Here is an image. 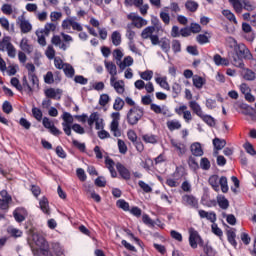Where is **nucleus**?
Returning a JSON list of instances; mask_svg holds the SVG:
<instances>
[{
    "label": "nucleus",
    "instance_id": "nucleus-1",
    "mask_svg": "<svg viewBox=\"0 0 256 256\" xmlns=\"http://www.w3.org/2000/svg\"><path fill=\"white\" fill-rule=\"evenodd\" d=\"M230 40L234 47L233 51L228 53L230 63L234 65V67L245 69V63L243 62V59H251L253 57L251 51H249V48H247L245 44H238L235 38L230 37Z\"/></svg>",
    "mask_w": 256,
    "mask_h": 256
},
{
    "label": "nucleus",
    "instance_id": "nucleus-2",
    "mask_svg": "<svg viewBox=\"0 0 256 256\" xmlns=\"http://www.w3.org/2000/svg\"><path fill=\"white\" fill-rule=\"evenodd\" d=\"M36 248L33 249L35 256H61L63 251L59 245L53 246L54 253L49 250V242L43 236H34Z\"/></svg>",
    "mask_w": 256,
    "mask_h": 256
},
{
    "label": "nucleus",
    "instance_id": "nucleus-3",
    "mask_svg": "<svg viewBox=\"0 0 256 256\" xmlns=\"http://www.w3.org/2000/svg\"><path fill=\"white\" fill-rule=\"evenodd\" d=\"M209 185H211L214 191H219V185L221 187L222 193H228L229 185L227 184V177L221 176L219 179V175H212L208 179Z\"/></svg>",
    "mask_w": 256,
    "mask_h": 256
},
{
    "label": "nucleus",
    "instance_id": "nucleus-4",
    "mask_svg": "<svg viewBox=\"0 0 256 256\" xmlns=\"http://www.w3.org/2000/svg\"><path fill=\"white\" fill-rule=\"evenodd\" d=\"M145 115V110L140 106L132 107L126 116L128 125H137Z\"/></svg>",
    "mask_w": 256,
    "mask_h": 256
},
{
    "label": "nucleus",
    "instance_id": "nucleus-5",
    "mask_svg": "<svg viewBox=\"0 0 256 256\" xmlns=\"http://www.w3.org/2000/svg\"><path fill=\"white\" fill-rule=\"evenodd\" d=\"M197 243L199 247H203V249H205V242L203 241V238H201V235H199V232L195 230V228H190L189 245L192 249H197Z\"/></svg>",
    "mask_w": 256,
    "mask_h": 256
},
{
    "label": "nucleus",
    "instance_id": "nucleus-6",
    "mask_svg": "<svg viewBox=\"0 0 256 256\" xmlns=\"http://www.w3.org/2000/svg\"><path fill=\"white\" fill-rule=\"evenodd\" d=\"M112 122L110 124V131H112L114 137H121V130H119V121L121 119V114L119 112H114L111 114Z\"/></svg>",
    "mask_w": 256,
    "mask_h": 256
},
{
    "label": "nucleus",
    "instance_id": "nucleus-7",
    "mask_svg": "<svg viewBox=\"0 0 256 256\" xmlns=\"http://www.w3.org/2000/svg\"><path fill=\"white\" fill-rule=\"evenodd\" d=\"M181 203L185 207H190V209H199V200L192 194L183 195Z\"/></svg>",
    "mask_w": 256,
    "mask_h": 256
},
{
    "label": "nucleus",
    "instance_id": "nucleus-8",
    "mask_svg": "<svg viewBox=\"0 0 256 256\" xmlns=\"http://www.w3.org/2000/svg\"><path fill=\"white\" fill-rule=\"evenodd\" d=\"M0 195L2 197V199L0 198V209L2 211H8L9 203H11V201H13V198L11 197V195H9L7 190H2L0 192Z\"/></svg>",
    "mask_w": 256,
    "mask_h": 256
},
{
    "label": "nucleus",
    "instance_id": "nucleus-9",
    "mask_svg": "<svg viewBox=\"0 0 256 256\" xmlns=\"http://www.w3.org/2000/svg\"><path fill=\"white\" fill-rule=\"evenodd\" d=\"M18 23L21 33H30L33 30V25H31L29 20H25V16L23 15L18 17Z\"/></svg>",
    "mask_w": 256,
    "mask_h": 256
},
{
    "label": "nucleus",
    "instance_id": "nucleus-10",
    "mask_svg": "<svg viewBox=\"0 0 256 256\" xmlns=\"http://www.w3.org/2000/svg\"><path fill=\"white\" fill-rule=\"evenodd\" d=\"M116 169L122 179L125 181H129V179H131V171H129L125 165L121 164V162L116 163Z\"/></svg>",
    "mask_w": 256,
    "mask_h": 256
},
{
    "label": "nucleus",
    "instance_id": "nucleus-11",
    "mask_svg": "<svg viewBox=\"0 0 256 256\" xmlns=\"http://www.w3.org/2000/svg\"><path fill=\"white\" fill-rule=\"evenodd\" d=\"M62 93L63 91L59 88L56 90L55 88H48L45 90V95L47 99H57V101L61 99V96H57V95H61Z\"/></svg>",
    "mask_w": 256,
    "mask_h": 256
},
{
    "label": "nucleus",
    "instance_id": "nucleus-12",
    "mask_svg": "<svg viewBox=\"0 0 256 256\" xmlns=\"http://www.w3.org/2000/svg\"><path fill=\"white\" fill-rule=\"evenodd\" d=\"M190 151L194 157H203V148L201 147V143L194 142L190 146Z\"/></svg>",
    "mask_w": 256,
    "mask_h": 256
},
{
    "label": "nucleus",
    "instance_id": "nucleus-13",
    "mask_svg": "<svg viewBox=\"0 0 256 256\" xmlns=\"http://www.w3.org/2000/svg\"><path fill=\"white\" fill-rule=\"evenodd\" d=\"M117 65L120 68V73H123V71H125V68L131 67V65H133V57L126 56L122 62H117Z\"/></svg>",
    "mask_w": 256,
    "mask_h": 256
},
{
    "label": "nucleus",
    "instance_id": "nucleus-14",
    "mask_svg": "<svg viewBox=\"0 0 256 256\" xmlns=\"http://www.w3.org/2000/svg\"><path fill=\"white\" fill-rule=\"evenodd\" d=\"M226 235L230 245H232V247L237 249V240H235L237 237V234L235 233V229L227 230Z\"/></svg>",
    "mask_w": 256,
    "mask_h": 256
},
{
    "label": "nucleus",
    "instance_id": "nucleus-15",
    "mask_svg": "<svg viewBox=\"0 0 256 256\" xmlns=\"http://www.w3.org/2000/svg\"><path fill=\"white\" fill-rule=\"evenodd\" d=\"M22 91H25L27 95H33V87L29 84V81L27 80V76L22 77Z\"/></svg>",
    "mask_w": 256,
    "mask_h": 256
},
{
    "label": "nucleus",
    "instance_id": "nucleus-16",
    "mask_svg": "<svg viewBox=\"0 0 256 256\" xmlns=\"http://www.w3.org/2000/svg\"><path fill=\"white\" fill-rule=\"evenodd\" d=\"M189 107L193 111V113H195V115H197L198 117H202L203 110L201 109L199 103H197L196 101H190Z\"/></svg>",
    "mask_w": 256,
    "mask_h": 256
},
{
    "label": "nucleus",
    "instance_id": "nucleus-17",
    "mask_svg": "<svg viewBox=\"0 0 256 256\" xmlns=\"http://www.w3.org/2000/svg\"><path fill=\"white\" fill-rule=\"evenodd\" d=\"M205 83H207L205 78L199 75L193 76V85L196 87V89H203V85H205Z\"/></svg>",
    "mask_w": 256,
    "mask_h": 256
},
{
    "label": "nucleus",
    "instance_id": "nucleus-18",
    "mask_svg": "<svg viewBox=\"0 0 256 256\" xmlns=\"http://www.w3.org/2000/svg\"><path fill=\"white\" fill-rule=\"evenodd\" d=\"M170 143L172 147H175L176 150L179 152V155H185L186 149H185V144L181 142H176L174 139L170 140Z\"/></svg>",
    "mask_w": 256,
    "mask_h": 256
},
{
    "label": "nucleus",
    "instance_id": "nucleus-19",
    "mask_svg": "<svg viewBox=\"0 0 256 256\" xmlns=\"http://www.w3.org/2000/svg\"><path fill=\"white\" fill-rule=\"evenodd\" d=\"M227 145V141L225 139H220V138H214L213 139V146L216 151H221Z\"/></svg>",
    "mask_w": 256,
    "mask_h": 256
},
{
    "label": "nucleus",
    "instance_id": "nucleus-20",
    "mask_svg": "<svg viewBox=\"0 0 256 256\" xmlns=\"http://www.w3.org/2000/svg\"><path fill=\"white\" fill-rule=\"evenodd\" d=\"M153 33H155V26H148L142 31L141 37L142 39H150Z\"/></svg>",
    "mask_w": 256,
    "mask_h": 256
},
{
    "label": "nucleus",
    "instance_id": "nucleus-21",
    "mask_svg": "<svg viewBox=\"0 0 256 256\" xmlns=\"http://www.w3.org/2000/svg\"><path fill=\"white\" fill-rule=\"evenodd\" d=\"M105 164L108 165V169L111 173V177H113V179H115V177H117V171L113 167V165H115V161H113V159H111V158H106Z\"/></svg>",
    "mask_w": 256,
    "mask_h": 256
},
{
    "label": "nucleus",
    "instance_id": "nucleus-22",
    "mask_svg": "<svg viewBox=\"0 0 256 256\" xmlns=\"http://www.w3.org/2000/svg\"><path fill=\"white\" fill-rule=\"evenodd\" d=\"M188 166L191 169V171H194V173H197V171H199V163L193 156H189Z\"/></svg>",
    "mask_w": 256,
    "mask_h": 256
},
{
    "label": "nucleus",
    "instance_id": "nucleus-23",
    "mask_svg": "<svg viewBox=\"0 0 256 256\" xmlns=\"http://www.w3.org/2000/svg\"><path fill=\"white\" fill-rule=\"evenodd\" d=\"M159 45L164 53H169V51H171V41L169 39L162 38Z\"/></svg>",
    "mask_w": 256,
    "mask_h": 256
},
{
    "label": "nucleus",
    "instance_id": "nucleus-24",
    "mask_svg": "<svg viewBox=\"0 0 256 256\" xmlns=\"http://www.w3.org/2000/svg\"><path fill=\"white\" fill-rule=\"evenodd\" d=\"M185 7L190 13H195L199 9V3L193 1V0H188L185 3Z\"/></svg>",
    "mask_w": 256,
    "mask_h": 256
},
{
    "label": "nucleus",
    "instance_id": "nucleus-25",
    "mask_svg": "<svg viewBox=\"0 0 256 256\" xmlns=\"http://www.w3.org/2000/svg\"><path fill=\"white\" fill-rule=\"evenodd\" d=\"M39 205L41 211H43V213H45L46 215H49V200L47 199V197H43L40 200Z\"/></svg>",
    "mask_w": 256,
    "mask_h": 256
},
{
    "label": "nucleus",
    "instance_id": "nucleus-26",
    "mask_svg": "<svg viewBox=\"0 0 256 256\" xmlns=\"http://www.w3.org/2000/svg\"><path fill=\"white\" fill-rule=\"evenodd\" d=\"M242 115H248L252 121H256V112L255 109L250 107V106H246L244 108V111H242Z\"/></svg>",
    "mask_w": 256,
    "mask_h": 256
},
{
    "label": "nucleus",
    "instance_id": "nucleus-27",
    "mask_svg": "<svg viewBox=\"0 0 256 256\" xmlns=\"http://www.w3.org/2000/svg\"><path fill=\"white\" fill-rule=\"evenodd\" d=\"M104 63L109 75H117V65H115V63L107 61H105Z\"/></svg>",
    "mask_w": 256,
    "mask_h": 256
},
{
    "label": "nucleus",
    "instance_id": "nucleus-28",
    "mask_svg": "<svg viewBox=\"0 0 256 256\" xmlns=\"http://www.w3.org/2000/svg\"><path fill=\"white\" fill-rule=\"evenodd\" d=\"M229 3L233 6L236 13H243V3L239 0H229Z\"/></svg>",
    "mask_w": 256,
    "mask_h": 256
},
{
    "label": "nucleus",
    "instance_id": "nucleus-29",
    "mask_svg": "<svg viewBox=\"0 0 256 256\" xmlns=\"http://www.w3.org/2000/svg\"><path fill=\"white\" fill-rule=\"evenodd\" d=\"M222 15L224 17H226V19H228V21H231L232 23L237 25V18L235 17V14H233V12H231V10H227V9L223 10Z\"/></svg>",
    "mask_w": 256,
    "mask_h": 256
},
{
    "label": "nucleus",
    "instance_id": "nucleus-30",
    "mask_svg": "<svg viewBox=\"0 0 256 256\" xmlns=\"http://www.w3.org/2000/svg\"><path fill=\"white\" fill-rule=\"evenodd\" d=\"M243 78L246 80V81H255L256 79V74L253 70L247 68L245 69L244 71V74H243Z\"/></svg>",
    "mask_w": 256,
    "mask_h": 256
},
{
    "label": "nucleus",
    "instance_id": "nucleus-31",
    "mask_svg": "<svg viewBox=\"0 0 256 256\" xmlns=\"http://www.w3.org/2000/svg\"><path fill=\"white\" fill-rule=\"evenodd\" d=\"M111 39L115 47H119V45H121V33H119V31H114L111 35Z\"/></svg>",
    "mask_w": 256,
    "mask_h": 256
},
{
    "label": "nucleus",
    "instance_id": "nucleus-32",
    "mask_svg": "<svg viewBox=\"0 0 256 256\" xmlns=\"http://www.w3.org/2000/svg\"><path fill=\"white\" fill-rule=\"evenodd\" d=\"M142 139L145 143H151L152 145L157 143V135L154 134H145L142 136Z\"/></svg>",
    "mask_w": 256,
    "mask_h": 256
},
{
    "label": "nucleus",
    "instance_id": "nucleus-33",
    "mask_svg": "<svg viewBox=\"0 0 256 256\" xmlns=\"http://www.w3.org/2000/svg\"><path fill=\"white\" fill-rule=\"evenodd\" d=\"M63 71L66 75V77H70L73 78L75 77V68H73V66H71V64H65V68H63Z\"/></svg>",
    "mask_w": 256,
    "mask_h": 256
},
{
    "label": "nucleus",
    "instance_id": "nucleus-34",
    "mask_svg": "<svg viewBox=\"0 0 256 256\" xmlns=\"http://www.w3.org/2000/svg\"><path fill=\"white\" fill-rule=\"evenodd\" d=\"M129 25H132V27H136L137 29H141V27H145V25H147V20L139 16L135 22L129 23Z\"/></svg>",
    "mask_w": 256,
    "mask_h": 256
},
{
    "label": "nucleus",
    "instance_id": "nucleus-35",
    "mask_svg": "<svg viewBox=\"0 0 256 256\" xmlns=\"http://www.w3.org/2000/svg\"><path fill=\"white\" fill-rule=\"evenodd\" d=\"M29 81L32 83V88L39 89V77H37V74H31L28 73Z\"/></svg>",
    "mask_w": 256,
    "mask_h": 256
},
{
    "label": "nucleus",
    "instance_id": "nucleus-36",
    "mask_svg": "<svg viewBox=\"0 0 256 256\" xmlns=\"http://www.w3.org/2000/svg\"><path fill=\"white\" fill-rule=\"evenodd\" d=\"M156 83L162 87V89H166V91H170L171 87H169V82H167V78H156Z\"/></svg>",
    "mask_w": 256,
    "mask_h": 256
},
{
    "label": "nucleus",
    "instance_id": "nucleus-37",
    "mask_svg": "<svg viewBox=\"0 0 256 256\" xmlns=\"http://www.w3.org/2000/svg\"><path fill=\"white\" fill-rule=\"evenodd\" d=\"M10 83H11L12 87H15V89H17V91H19V93H23V86L21 85L19 78H17V77L11 78Z\"/></svg>",
    "mask_w": 256,
    "mask_h": 256
},
{
    "label": "nucleus",
    "instance_id": "nucleus-38",
    "mask_svg": "<svg viewBox=\"0 0 256 256\" xmlns=\"http://www.w3.org/2000/svg\"><path fill=\"white\" fill-rule=\"evenodd\" d=\"M200 167L203 169V171H209L211 169V162L209 161V158H201Z\"/></svg>",
    "mask_w": 256,
    "mask_h": 256
},
{
    "label": "nucleus",
    "instance_id": "nucleus-39",
    "mask_svg": "<svg viewBox=\"0 0 256 256\" xmlns=\"http://www.w3.org/2000/svg\"><path fill=\"white\" fill-rule=\"evenodd\" d=\"M217 203H218L220 209H224V210L229 209V200H227V198H225V196L218 198Z\"/></svg>",
    "mask_w": 256,
    "mask_h": 256
},
{
    "label": "nucleus",
    "instance_id": "nucleus-40",
    "mask_svg": "<svg viewBox=\"0 0 256 256\" xmlns=\"http://www.w3.org/2000/svg\"><path fill=\"white\" fill-rule=\"evenodd\" d=\"M116 206L119 209H122L123 211H130L131 209L129 208V202L125 201L124 199H119L116 202Z\"/></svg>",
    "mask_w": 256,
    "mask_h": 256
},
{
    "label": "nucleus",
    "instance_id": "nucleus-41",
    "mask_svg": "<svg viewBox=\"0 0 256 256\" xmlns=\"http://www.w3.org/2000/svg\"><path fill=\"white\" fill-rule=\"evenodd\" d=\"M123 107H125V101H123V99H121V97H117L115 99L113 109L115 111H121V109H123Z\"/></svg>",
    "mask_w": 256,
    "mask_h": 256
},
{
    "label": "nucleus",
    "instance_id": "nucleus-42",
    "mask_svg": "<svg viewBox=\"0 0 256 256\" xmlns=\"http://www.w3.org/2000/svg\"><path fill=\"white\" fill-rule=\"evenodd\" d=\"M200 118L202 119V121H204L207 125H209V127H215V118H213L210 115H203L200 116Z\"/></svg>",
    "mask_w": 256,
    "mask_h": 256
},
{
    "label": "nucleus",
    "instance_id": "nucleus-43",
    "mask_svg": "<svg viewBox=\"0 0 256 256\" xmlns=\"http://www.w3.org/2000/svg\"><path fill=\"white\" fill-rule=\"evenodd\" d=\"M167 127L169 131H175V129H181V123L177 120L168 121Z\"/></svg>",
    "mask_w": 256,
    "mask_h": 256
},
{
    "label": "nucleus",
    "instance_id": "nucleus-44",
    "mask_svg": "<svg viewBox=\"0 0 256 256\" xmlns=\"http://www.w3.org/2000/svg\"><path fill=\"white\" fill-rule=\"evenodd\" d=\"M2 111L3 113H6V115H9L10 113H13V105H11V102L4 101L2 104Z\"/></svg>",
    "mask_w": 256,
    "mask_h": 256
},
{
    "label": "nucleus",
    "instance_id": "nucleus-45",
    "mask_svg": "<svg viewBox=\"0 0 256 256\" xmlns=\"http://www.w3.org/2000/svg\"><path fill=\"white\" fill-rule=\"evenodd\" d=\"M112 87H114L116 93L119 95H123L125 93V86L121 85V82L116 81L112 84Z\"/></svg>",
    "mask_w": 256,
    "mask_h": 256
},
{
    "label": "nucleus",
    "instance_id": "nucleus-46",
    "mask_svg": "<svg viewBox=\"0 0 256 256\" xmlns=\"http://www.w3.org/2000/svg\"><path fill=\"white\" fill-rule=\"evenodd\" d=\"M133 29V24H127V34L126 37L129 39L131 43H133V40L135 39V31L131 30Z\"/></svg>",
    "mask_w": 256,
    "mask_h": 256
},
{
    "label": "nucleus",
    "instance_id": "nucleus-47",
    "mask_svg": "<svg viewBox=\"0 0 256 256\" xmlns=\"http://www.w3.org/2000/svg\"><path fill=\"white\" fill-rule=\"evenodd\" d=\"M32 115L36 121H43V112L39 108H32Z\"/></svg>",
    "mask_w": 256,
    "mask_h": 256
},
{
    "label": "nucleus",
    "instance_id": "nucleus-48",
    "mask_svg": "<svg viewBox=\"0 0 256 256\" xmlns=\"http://www.w3.org/2000/svg\"><path fill=\"white\" fill-rule=\"evenodd\" d=\"M99 121V112H93L88 118L89 127H93V124Z\"/></svg>",
    "mask_w": 256,
    "mask_h": 256
},
{
    "label": "nucleus",
    "instance_id": "nucleus-49",
    "mask_svg": "<svg viewBox=\"0 0 256 256\" xmlns=\"http://www.w3.org/2000/svg\"><path fill=\"white\" fill-rule=\"evenodd\" d=\"M181 84L179 83H174L172 86V91H173V99H177L179 95L181 94Z\"/></svg>",
    "mask_w": 256,
    "mask_h": 256
},
{
    "label": "nucleus",
    "instance_id": "nucleus-50",
    "mask_svg": "<svg viewBox=\"0 0 256 256\" xmlns=\"http://www.w3.org/2000/svg\"><path fill=\"white\" fill-rule=\"evenodd\" d=\"M9 43H11V36H4L2 41H0V51H5V47L7 49Z\"/></svg>",
    "mask_w": 256,
    "mask_h": 256
},
{
    "label": "nucleus",
    "instance_id": "nucleus-51",
    "mask_svg": "<svg viewBox=\"0 0 256 256\" xmlns=\"http://www.w3.org/2000/svg\"><path fill=\"white\" fill-rule=\"evenodd\" d=\"M138 185L144 191V193H151L153 191V188H151V186H149V184L145 183L143 180H140Z\"/></svg>",
    "mask_w": 256,
    "mask_h": 256
},
{
    "label": "nucleus",
    "instance_id": "nucleus-52",
    "mask_svg": "<svg viewBox=\"0 0 256 256\" xmlns=\"http://www.w3.org/2000/svg\"><path fill=\"white\" fill-rule=\"evenodd\" d=\"M20 47L22 51H25L26 53H31V46L29 45V42L27 39H22L20 42Z\"/></svg>",
    "mask_w": 256,
    "mask_h": 256
},
{
    "label": "nucleus",
    "instance_id": "nucleus-53",
    "mask_svg": "<svg viewBox=\"0 0 256 256\" xmlns=\"http://www.w3.org/2000/svg\"><path fill=\"white\" fill-rule=\"evenodd\" d=\"M109 101H111L109 94H102L99 99V105H101V107H105Z\"/></svg>",
    "mask_w": 256,
    "mask_h": 256
},
{
    "label": "nucleus",
    "instance_id": "nucleus-54",
    "mask_svg": "<svg viewBox=\"0 0 256 256\" xmlns=\"http://www.w3.org/2000/svg\"><path fill=\"white\" fill-rule=\"evenodd\" d=\"M141 79L144 81H151L153 79V71L151 70H146L140 74Z\"/></svg>",
    "mask_w": 256,
    "mask_h": 256
},
{
    "label": "nucleus",
    "instance_id": "nucleus-55",
    "mask_svg": "<svg viewBox=\"0 0 256 256\" xmlns=\"http://www.w3.org/2000/svg\"><path fill=\"white\" fill-rule=\"evenodd\" d=\"M44 83H47V85H53L55 83V79L53 78V72L48 71L46 75L44 76Z\"/></svg>",
    "mask_w": 256,
    "mask_h": 256
},
{
    "label": "nucleus",
    "instance_id": "nucleus-56",
    "mask_svg": "<svg viewBox=\"0 0 256 256\" xmlns=\"http://www.w3.org/2000/svg\"><path fill=\"white\" fill-rule=\"evenodd\" d=\"M244 149L246 151V153H248L249 155L255 156L256 155V151L255 148L253 147V144L247 142L244 144Z\"/></svg>",
    "mask_w": 256,
    "mask_h": 256
},
{
    "label": "nucleus",
    "instance_id": "nucleus-57",
    "mask_svg": "<svg viewBox=\"0 0 256 256\" xmlns=\"http://www.w3.org/2000/svg\"><path fill=\"white\" fill-rule=\"evenodd\" d=\"M74 81L75 83H79V85H87V83H89V79L85 78L83 75H76Z\"/></svg>",
    "mask_w": 256,
    "mask_h": 256
},
{
    "label": "nucleus",
    "instance_id": "nucleus-58",
    "mask_svg": "<svg viewBox=\"0 0 256 256\" xmlns=\"http://www.w3.org/2000/svg\"><path fill=\"white\" fill-rule=\"evenodd\" d=\"M206 256H215L216 252L213 250V247L209 245V243H206L203 249Z\"/></svg>",
    "mask_w": 256,
    "mask_h": 256
},
{
    "label": "nucleus",
    "instance_id": "nucleus-59",
    "mask_svg": "<svg viewBox=\"0 0 256 256\" xmlns=\"http://www.w3.org/2000/svg\"><path fill=\"white\" fill-rule=\"evenodd\" d=\"M6 49L8 51V56L14 59V57L17 55V50L15 49V46H13L12 43H8Z\"/></svg>",
    "mask_w": 256,
    "mask_h": 256
},
{
    "label": "nucleus",
    "instance_id": "nucleus-60",
    "mask_svg": "<svg viewBox=\"0 0 256 256\" xmlns=\"http://www.w3.org/2000/svg\"><path fill=\"white\" fill-rule=\"evenodd\" d=\"M2 13H4V15H12L13 14V7L11 6V4H4L1 8Z\"/></svg>",
    "mask_w": 256,
    "mask_h": 256
},
{
    "label": "nucleus",
    "instance_id": "nucleus-61",
    "mask_svg": "<svg viewBox=\"0 0 256 256\" xmlns=\"http://www.w3.org/2000/svg\"><path fill=\"white\" fill-rule=\"evenodd\" d=\"M172 51L174 53H181V42L179 40L172 41Z\"/></svg>",
    "mask_w": 256,
    "mask_h": 256
},
{
    "label": "nucleus",
    "instance_id": "nucleus-62",
    "mask_svg": "<svg viewBox=\"0 0 256 256\" xmlns=\"http://www.w3.org/2000/svg\"><path fill=\"white\" fill-rule=\"evenodd\" d=\"M118 148L119 152L122 153V155H125V153H127V144H125V141L118 139Z\"/></svg>",
    "mask_w": 256,
    "mask_h": 256
},
{
    "label": "nucleus",
    "instance_id": "nucleus-63",
    "mask_svg": "<svg viewBox=\"0 0 256 256\" xmlns=\"http://www.w3.org/2000/svg\"><path fill=\"white\" fill-rule=\"evenodd\" d=\"M46 57H48V59H55V48H53L52 45H49L46 53H45Z\"/></svg>",
    "mask_w": 256,
    "mask_h": 256
},
{
    "label": "nucleus",
    "instance_id": "nucleus-64",
    "mask_svg": "<svg viewBox=\"0 0 256 256\" xmlns=\"http://www.w3.org/2000/svg\"><path fill=\"white\" fill-rule=\"evenodd\" d=\"M72 145L76 147V149H79L81 153H85L86 146L85 143H80L77 140L72 141Z\"/></svg>",
    "mask_w": 256,
    "mask_h": 256
}]
</instances>
